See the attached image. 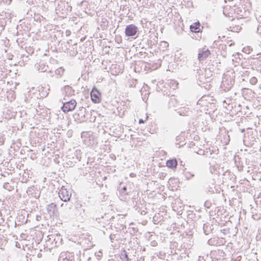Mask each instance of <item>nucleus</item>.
Here are the masks:
<instances>
[{
    "label": "nucleus",
    "instance_id": "nucleus-1",
    "mask_svg": "<svg viewBox=\"0 0 261 261\" xmlns=\"http://www.w3.org/2000/svg\"><path fill=\"white\" fill-rule=\"evenodd\" d=\"M234 83V80L233 77H231L228 74H224L221 85V88L223 89L224 91H227L231 89Z\"/></svg>",
    "mask_w": 261,
    "mask_h": 261
},
{
    "label": "nucleus",
    "instance_id": "nucleus-2",
    "mask_svg": "<svg viewBox=\"0 0 261 261\" xmlns=\"http://www.w3.org/2000/svg\"><path fill=\"white\" fill-rule=\"evenodd\" d=\"M59 196L63 201L67 202L69 201L71 196L70 190H68L62 187L59 192Z\"/></svg>",
    "mask_w": 261,
    "mask_h": 261
},
{
    "label": "nucleus",
    "instance_id": "nucleus-3",
    "mask_svg": "<svg viewBox=\"0 0 261 261\" xmlns=\"http://www.w3.org/2000/svg\"><path fill=\"white\" fill-rule=\"evenodd\" d=\"M86 113V109L82 107L79 108L73 116L76 122L81 123L85 121Z\"/></svg>",
    "mask_w": 261,
    "mask_h": 261
},
{
    "label": "nucleus",
    "instance_id": "nucleus-4",
    "mask_svg": "<svg viewBox=\"0 0 261 261\" xmlns=\"http://www.w3.org/2000/svg\"><path fill=\"white\" fill-rule=\"evenodd\" d=\"M76 106V102L74 99H71L69 101L63 103L61 109L65 113H68L73 110Z\"/></svg>",
    "mask_w": 261,
    "mask_h": 261
},
{
    "label": "nucleus",
    "instance_id": "nucleus-5",
    "mask_svg": "<svg viewBox=\"0 0 261 261\" xmlns=\"http://www.w3.org/2000/svg\"><path fill=\"white\" fill-rule=\"evenodd\" d=\"M138 28L135 24H131L126 25L125 29V34L127 37L133 38L138 32Z\"/></svg>",
    "mask_w": 261,
    "mask_h": 261
},
{
    "label": "nucleus",
    "instance_id": "nucleus-6",
    "mask_svg": "<svg viewBox=\"0 0 261 261\" xmlns=\"http://www.w3.org/2000/svg\"><path fill=\"white\" fill-rule=\"evenodd\" d=\"M90 95L91 100L93 102L95 103L100 102L101 100L100 97V93L95 87L93 88L91 91Z\"/></svg>",
    "mask_w": 261,
    "mask_h": 261
},
{
    "label": "nucleus",
    "instance_id": "nucleus-7",
    "mask_svg": "<svg viewBox=\"0 0 261 261\" xmlns=\"http://www.w3.org/2000/svg\"><path fill=\"white\" fill-rule=\"evenodd\" d=\"M211 54L210 51L208 49L203 47L199 48L198 50V59L200 61H203L205 59Z\"/></svg>",
    "mask_w": 261,
    "mask_h": 261
},
{
    "label": "nucleus",
    "instance_id": "nucleus-8",
    "mask_svg": "<svg viewBox=\"0 0 261 261\" xmlns=\"http://www.w3.org/2000/svg\"><path fill=\"white\" fill-rule=\"evenodd\" d=\"M47 211L49 215L51 216H58V212L57 210V207L56 204L54 203H51L50 204H48L47 206Z\"/></svg>",
    "mask_w": 261,
    "mask_h": 261
},
{
    "label": "nucleus",
    "instance_id": "nucleus-9",
    "mask_svg": "<svg viewBox=\"0 0 261 261\" xmlns=\"http://www.w3.org/2000/svg\"><path fill=\"white\" fill-rule=\"evenodd\" d=\"M203 27L201 25L199 21H197L190 25L191 32L194 33H201Z\"/></svg>",
    "mask_w": 261,
    "mask_h": 261
},
{
    "label": "nucleus",
    "instance_id": "nucleus-10",
    "mask_svg": "<svg viewBox=\"0 0 261 261\" xmlns=\"http://www.w3.org/2000/svg\"><path fill=\"white\" fill-rule=\"evenodd\" d=\"M28 219L25 218L24 215L23 214H18L15 221V227L26 223Z\"/></svg>",
    "mask_w": 261,
    "mask_h": 261
},
{
    "label": "nucleus",
    "instance_id": "nucleus-11",
    "mask_svg": "<svg viewBox=\"0 0 261 261\" xmlns=\"http://www.w3.org/2000/svg\"><path fill=\"white\" fill-rule=\"evenodd\" d=\"M168 104L170 108H174L178 106V102L176 97L172 96L170 98Z\"/></svg>",
    "mask_w": 261,
    "mask_h": 261
},
{
    "label": "nucleus",
    "instance_id": "nucleus-12",
    "mask_svg": "<svg viewBox=\"0 0 261 261\" xmlns=\"http://www.w3.org/2000/svg\"><path fill=\"white\" fill-rule=\"evenodd\" d=\"M166 165L169 168H175L177 165V161L176 159L168 160L166 162Z\"/></svg>",
    "mask_w": 261,
    "mask_h": 261
},
{
    "label": "nucleus",
    "instance_id": "nucleus-13",
    "mask_svg": "<svg viewBox=\"0 0 261 261\" xmlns=\"http://www.w3.org/2000/svg\"><path fill=\"white\" fill-rule=\"evenodd\" d=\"M38 70L41 72H44L47 70L48 67L43 62H40L37 66Z\"/></svg>",
    "mask_w": 261,
    "mask_h": 261
},
{
    "label": "nucleus",
    "instance_id": "nucleus-14",
    "mask_svg": "<svg viewBox=\"0 0 261 261\" xmlns=\"http://www.w3.org/2000/svg\"><path fill=\"white\" fill-rule=\"evenodd\" d=\"M212 225H210V224H208L207 223H205L203 224V232L205 233V234L207 235L211 232V231L212 230Z\"/></svg>",
    "mask_w": 261,
    "mask_h": 261
},
{
    "label": "nucleus",
    "instance_id": "nucleus-15",
    "mask_svg": "<svg viewBox=\"0 0 261 261\" xmlns=\"http://www.w3.org/2000/svg\"><path fill=\"white\" fill-rule=\"evenodd\" d=\"M121 258L123 261H132V259L129 257L125 250H124L123 252L121 254Z\"/></svg>",
    "mask_w": 261,
    "mask_h": 261
},
{
    "label": "nucleus",
    "instance_id": "nucleus-16",
    "mask_svg": "<svg viewBox=\"0 0 261 261\" xmlns=\"http://www.w3.org/2000/svg\"><path fill=\"white\" fill-rule=\"evenodd\" d=\"M185 178L189 180L194 176V174L190 172L185 171L184 172Z\"/></svg>",
    "mask_w": 261,
    "mask_h": 261
},
{
    "label": "nucleus",
    "instance_id": "nucleus-17",
    "mask_svg": "<svg viewBox=\"0 0 261 261\" xmlns=\"http://www.w3.org/2000/svg\"><path fill=\"white\" fill-rule=\"evenodd\" d=\"M223 106L225 107L227 110H231L232 108V106L228 103L226 100L223 101Z\"/></svg>",
    "mask_w": 261,
    "mask_h": 261
},
{
    "label": "nucleus",
    "instance_id": "nucleus-18",
    "mask_svg": "<svg viewBox=\"0 0 261 261\" xmlns=\"http://www.w3.org/2000/svg\"><path fill=\"white\" fill-rule=\"evenodd\" d=\"M64 71V69L62 67H60L56 70L55 73L56 74L61 76L63 74Z\"/></svg>",
    "mask_w": 261,
    "mask_h": 261
},
{
    "label": "nucleus",
    "instance_id": "nucleus-19",
    "mask_svg": "<svg viewBox=\"0 0 261 261\" xmlns=\"http://www.w3.org/2000/svg\"><path fill=\"white\" fill-rule=\"evenodd\" d=\"M257 82V79L255 76H252L249 79V83L252 85H255Z\"/></svg>",
    "mask_w": 261,
    "mask_h": 261
},
{
    "label": "nucleus",
    "instance_id": "nucleus-20",
    "mask_svg": "<svg viewBox=\"0 0 261 261\" xmlns=\"http://www.w3.org/2000/svg\"><path fill=\"white\" fill-rule=\"evenodd\" d=\"M255 63L257 64V65H259L258 70L261 71V56L259 57V59H257L256 61L255 62Z\"/></svg>",
    "mask_w": 261,
    "mask_h": 261
},
{
    "label": "nucleus",
    "instance_id": "nucleus-21",
    "mask_svg": "<svg viewBox=\"0 0 261 261\" xmlns=\"http://www.w3.org/2000/svg\"><path fill=\"white\" fill-rule=\"evenodd\" d=\"M4 188L9 191H11L12 189V187L11 186H10L8 182L4 183Z\"/></svg>",
    "mask_w": 261,
    "mask_h": 261
},
{
    "label": "nucleus",
    "instance_id": "nucleus-22",
    "mask_svg": "<svg viewBox=\"0 0 261 261\" xmlns=\"http://www.w3.org/2000/svg\"><path fill=\"white\" fill-rule=\"evenodd\" d=\"M256 33L258 34L260 37V40H261V24H259L257 28Z\"/></svg>",
    "mask_w": 261,
    "mask_h": 261
},
{
    "label": "nucleus",
    "instance_id": "nucleus-23",
    "mask_svg": "<svg viewBox=\"0 0 261 261\" xmlns=\"http://www.w3.org/2000/svg\"><path fill=\"white\" fill-rule=\"evenodd\" d=\"M255 16L256 17V20L259 23V24H261V15H260L258 13H256L255 14Z\"/></svg>",
    "mask_w": 261,
    "mask_h": 261
},
{
    "label": "nucleus",
    "instance_id": "nucleus-24",
    "mask_svg": "<svg viewBox=\"0 0 261 261\" xmlns=\"http://www.w3.org/2000/svg\"><path fill=\"white\" fill-rule=\"evenodd\" d=\"M192 38L193 39H195L196 40H200L201 38V35H199V34H197V35H195V34H193V35L192 36Z\"/></svg>",
    "mask_w": 261,
    "mask_h": 261
},
{
    "label": "nucleus",
    "instance_id": "nucleus-25",
    "mask_svg": "<svg viewBox=\"0 0 261 261\" xmlns=\"http://www.w3.org/2000/svg\"><path fill=\"white\" fill-rule=\"evenodd\" d=\"M116 238V235L115 234H111L110 235V239L111 240V241L113 243L114 240H115Z\"/></svg>",
    "mask_w": 261,
    "mask_h": 261
},
{
    "label": "nucleus",
    "instance_id": "nucleus-26",
    "mask_svg": "<svg viewBox=\"0 0 261 261\" xmlns=\"http://www.w3.org/2000/svg\"><path fill=\"white\" fill-rule=\"evenodd\" d=\"M187 112H186V113H185L184 112L182 111V110H180L178 112V113L180 115H182V116H186V115H188V114H187Z\"/></svg>",
    "mask_w": 261,
    "mask_h": 261
},
{
    "label": "nucleus",
    "instance_id": "nucleus-27",
    "mask_svg": "<svg viewBox=\"0 0 261 261\" xmlns=\"http://www.w3.org/2000/svg\"><path fill=\"white\" fill-rule=\"evenodd\" d=\"M197 153L200 155H204V151H203L202 149H199L198 152H197Z\"/></svg>",
    "mask_w": 261,
    "mask_h": 261
},
{
    "label": "nucleus",
    "instance_id": "nucleus-28",
    "mask_svg": "<svg viewBox=\"0 0 261 261\" xmlns=\"http://www.w3.org/2000/svg\"><path fill=\"white\" fill-rule=\"evenodd\" d=\"M172 83H173V89H175L176 88H177L178 83L175 81H173Z\"/></svg>",
    "mask_w": 261,
    "mask_h": 261
},
{
    "label": "nucleus",
    "instance_id": "nucleus-29",
    "mask_svg": "<svg viewBox=\"0 0 261 261\" xmlns=\"http://www.w3.org/2000/svg\"><path fill=\"white\" fill-rule=\"evenodd\" d=\"M150 244L152 246L155 247L157 245V242L155 241L151 242Z\"/></svg>",
    "mask_w": 261,
    "mask_h": 261
},
{
    "label": "nucleus",
    "instance_id": "nucleus-30",
    "mask_svg": "<svg viewBox=\"0 0 261 261\" xmlns=\"http://www.w3.org/2000/svg\"><path fill=\"white\" fill-rule=\"evenodd\" d=\"M64 88L65 90H71V88L68 85L64 86Z\"/></svg>",
    "mask_w": 261,
    "mask_h": 261
},
{
    "label": "nucleus",
    "instance_id": "nucleus-31",
    "mask_svg": "<svg viewBox=\"0 0 261 261\" xmlns=\"http://www.w3.org/2000/svg\"><path fill=\"white\" fill-rule=\"evenodd\" d=\"M127 190V187L126 186H124L123 187V188H122L121 190V192L122 193H123V192H125Z\"/></svg>",
    "mask_w": 261,
    "mask_h": 261
},
{
    "label": "nucleus",
    "instance_id": "nucleus-32",
    "mask_svg": "<svg viewBox=\"0 0 261 261\" xmlns=\"http://www.w3.org/2000/svg\"><path fill=\"white\" fill-rule=\"evenodd\" d=\"M251 138H252L251 142L250 143V145L253 144L254 142L255 141V139L253 137H252Z\"/></svg>",
    "mask_w": 261,
    "mask_h": 261
},
{
    "label": "nucleus",
    "instance_id": "nucleus-33",
    "mask_svg": "<svg viewBox=\"0 0 261 261\" xmlns=\"http://www.w3.org/2000/svg\"><path fill=\"white\" fill-rule=\"evenodd\" d=\"M65 206L66 207V208L70 209L72 205L67 203L65 204Z\"/></svg>",
    "mask_w": 261,
    "mask_h": 261
},
{
    "label": "nucleus",
    "instance_id": "nucleus-34",
    "mask_svg": "<svg viewBox=\"0 0 261 261\" xmlns=\"http://www.w3.org/2000/svg\"><path fill=\"white\" fill-rule=\"evenodd\" d=\"M145 122V120H144L143 119H140L139 120V123H143Z\"/></svg>",
    "mask_w": 261,
    "mask_h": 261
},
{
    "label": "nucleus",
    "instance_id": "nucleus-35",
    "mask_svg": "<svg viewBox=\"0 0 261 261\" xmlns=\"http://www.w3.org/2000/svg\"><path fill=\"white\" fill-rule=\"evenodd\" d=\"M66 34L67 36H69L70 34V31L69 30H66Z\"/></svg>",
    "mask_w": 261,
    "mask_h": 261
},
{
    "label": "nucleus",
    "instance_id": "nucleus-36",
    "mask_svg": "<svg viewBox=\"0 0 261 261\" xmlns=\"http://www.w3.org/2000/svg\"><path fill=\"white\" fill-rule=\"evenodd\" d=\"M208 204H209V202H207V201H206V202H205V203L204 205H205V206H206L207 207H209V206H208Z\"/></svg>",
    "mask_w": 261,
    "mask_h": 261
},
{
    "label": "nucleus",
    "instance_id": "nucleus-37",
    "mask_svg": "<svg viewBox=\"0 0 261 261\" xmlns=\"http://www.w3.org/2000/svg\"><path fill=\"white\" fill-rule=\"evenodd\" d=\"M223 231V232L224 233V234H226V232L227 231H228L227 230L225 229H224L222 230Z\"/></svg>",
    "mask_w": 261,
    "mask_h": 261
},
{
    "label": "nucleus",
    "instance_id": "nucleus-38",
    "mask_svg": "<svg viewBox=\"0 0 261 261\" xmlns=\"http://www.w3.org/2000/svg\"><path fill=\"white\" fill-rule=\"evenodd\" d=\"M238 168H239V170H240V171L243 170V167H241L240 168H239L238 167Z\"/></svg>",
    "mask_w": 261,
    "mask_h": 261
},
{
    "label": "nucleus",
    "instance_id": "nucleus-39",
    "mask_svg": "<svg viewBox=\"0 0 261 261\" xmlns=\"http://www.w3.org/2000/svg\"><path fill=\"white\" fill-rule=\"evenodd\" d=\"M64 203L61 204V206L63 207L64 206Z\"/></svg>",
    "mask_w": 261,
    "mask_h": 261
},
{
    "label": "nucleus",
    "instance_id": "nucleus-40",
    "mask_svg": "<svg viewBox=\"0 0 261 261\" xmlns=\"http://www.w3.org/2000/svg\"><path fill=\"white\" fill-rule=\"evenodd\" d=\"M97 256H98V257H100L101 256V255H98Z\"/></svg>",
    "mask_w": 261,
    "mask_h": 261
},
{
    "label": "nucleus",
    "instance_id": "nucleus-41",
    "mask_svg": "<svg viewBox=\"0 0 261 261\" xmlns=\"http://www.w3.org/2000/svg\"><path fill=\"white\" fill-rule=\"evenodd\" d=\"M99 218H96V221H98V220H99Z\"/></svg>",
    "mask_w": 261,
    "mask_h": 261
}]
</instances>
